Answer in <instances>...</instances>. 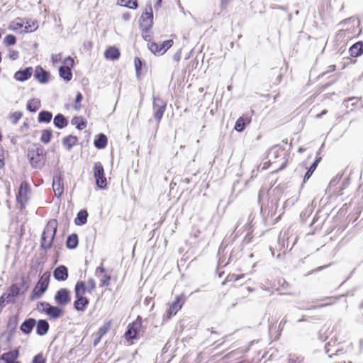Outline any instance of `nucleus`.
Returning <instances> with one entry per match:
<instances>
[{
  "instance_id": "obj_62",
  "label": "nucleus",
  "mask_w": 363,
  "mask_h": 363,
  "mask_svg": "<svg viewBox=\"0 0 363 363\" xmlns=\"http://www.w3.org/2000/svg\"><path fill=\"white\" fill-rule=\"evenodd\" d=\"M142 35H143V39H144L145 40H146V41L150 42V41L151 40V39H152V36H151V35L150 34V32H149V33H143L142 32Z\"/></svg>"
},
{
  "instance_id": "obj_18",
  "label": "nucleus",
  "mask_w": 363,
  "mask_h": 363,
  "mask_svg": "<svg viewBox=\"0 0 363 363\" xmlns=\"http://www.w3.org/2000/svg\"><path fill=\"white\" fill-rule=\"evenodd\" d=\"M320 161L321 160H314V162L311 164V166L308 168L307 167L306 163L305 162L300 164V167L307 169V171L303 176V183L306 182L310 179V177H311V175L313 174V173L317 168V167Z\"/></svg>"
},
{
  "instance_id": "obj_49",
  "label": "nucleus",
  "mask_w": 363,
  "mask_h": 363,
  "mask_svg": "<svg viewBox=\"0 0 363 363\" xmlns=\"http://www.w3.org/2000/svg\"><path fill=\"white\" fill-rule=\"evenodd\" d=\"M110 280H111V275L104 274L103 278L101 280V285L106 286H108Z\"/></svg>"
},
{
  "instance_id": "obj_21",
  "label": "nucleus",
  "mask_w": 363,
  "mask_h": 363,
  "mask_svg": "<svg viewBox=\"0 0 363 363\" xmlns=\"http://www.w3.org/2000/svg\"><path fill=\"white\" fill-rule=\"evenodd\" d=\"M36 333L40 336L46 335L49 330L50 325L47 320L40 319L36 321Z\"/></svg>"
},
{
  "instance_id": "obj_14",
  "label": "nucleus",
  "mask_w": 363,
  "mask_h": 363,
  "mask_svg": "<svg viewBox=\"0 0 363 363\" xmlns=\"http://www.w3.org/2000/svg\"><path fill=\"white\" fill-rule=\"evenodd\" d=\"M33 76L40 84H46L49 82L50 73L40 66L35 67Z\"/></svg>"
},
{
  "instance_id": "obj_15",
  "label": "nucleus",
  "mask_w": 363,
  "mask_h": 363,
  "mask_svg": "<svg viewBox=\"0 0 363 363\" xmlns=\"http://www.w3.org/2000/svg\"><path fill=\"white\" fill-rule=\"evenodd\" d=\"M68 269L65 265H60L57 267L53 271V277L57 281H66L68 278Z\"/></svg>"
},
{
  "instance_id": "obj_10",
  "label": "nucleus",
  "mask_w": 363,
  "mask_h": 363,
  "mask_svg": "<svg viewBox=\"0 0 363 363\" xmlns=\"http://www.w3.org/2000/svg\"><path fill=\"white\" fill-rule=\"evenodd\" d=\"M30 192V187L28 183L26 181L22 182L16 194V201L18 204H20L21 208H24L25 204L28 202Z\"/></svg>"
},
{
  "instance_id": "obj_16",
  "label": "nucleus",
  "mask_w": 363,
  "mask_h": 363,
  "mask_svg": "<svg viewBox=\"0 0 363 363\" xmlns=\"http://www.w3.org/2000/svg\"><path fill=\"white\" fill-rule=\"evenodd\" d=\"M33 73V69L31 67L25 68L24 69L18 70L14 74V79L16 81L25 82L28 80L32 76Z\"/></svg>"
},
{
  "instance_id": "obj_1",
  "label": "nucleus",
  "mask_w": 363,
  "mask_h": 363,
  "mask_svg": "<svg viewBox=\"0 0 363 363\" xmlns=\"http://www.w3.org/2000/svg\"><path fill=\"white\" fill-rule=\"evenodd\" d=\"M57 228V221L56 219H51L48 222L40 237V249L47 251L52 247Z\"/></svg>"
},
{
  "instance_id": "obj_19",
  "label": "nucleus",
  "mask_w": 363,
  "mask_h": 363,
  "mask_svg": "<svg viewBox=\"0 0 363 363\" xmlns=\"http://www.w3.org/2000/svg\"><path fill=\"white\" fill-rule=\"evenodd\" d=\"M18 321V315H14L9 318L7 323V329L9 330L8 339H10L12 337L13 334L16 333Z\"/></svg>"
},
{
  "instance_id": "obj_45",
  "label": "nucleus",
  "mask_w": 363,
  "mask_h": 363,
  "mask_svg": "<svg viewBox=\"0 0 363 363\" xmlns=\"http://www.w3.org/2000/svg\"><path fill=\"white\" fill-rule=\"evenodd\" d=\"M338 298H339V297H335V296L325 297L323 299H322V301L329 300V301H332L320 304L318 306H314V308H321V307L330 306V305L333 304Z\"/></svg>"
},
{
  "instance_id": "obj_40",
  "label": "nucleus",
  "mask_w": 363,
  "mask_h": 363,
  "mask_svg": "<svg viewBox=\"0 0 363 363\" xmlns=\"http://www.w3.org/2000/svg\"><path fill=\"white\" fill-rule=\"evenodd\" d=\"M121 4L125 7H128L131 9H135L138 8V1L137 0H120Z\"/></svg>"
},
{
  "instance_id": "obj_57",
  "label": "nucleus",
  "mask_w": 363,
  "mask_h": 363,
  "mask_svg": "<svg viewBox=\"0 0 363 363\" xmlns=\"http://www.w3.org/2000/svg\"><path fill=\"white\" fill-rule=\"evenodd\" d=\"M8 304L3 296H0V312L2 311L3 308Z\"/></svg>"
},
{
  "instance_id": "obj_59",
  "label": "nucleus",
  "mask_w": 363,
  "mask_h": 363,
  "mask_svg": "<svg viewBox=\"0 0 363 363\" xmlns=\"http://www.w3.org/2000/svg\"><path fill=\"white\" fill-rule=\"evenodd\" d=\"M38 28V26H35V24L33 23V26H31L30 25H26L25 26V31L26 32H32L33 30H35L36 28Z\"/></svg>"
},
{
  "instance_id": "obj_13",
  "label": "nucleus",
  "mask_w": 363,
  "mask_h": 363,
  "mask_svg": "<svg viewBox=\"0 0 363 363\" xmlns=\"http://www.w3.org/2000/svg\"><path fill=\"white\" fill-rule=\"evenodd\" d=\"M184 302V296H179L173 301L169 308L167 310V315L168 318L177 314V313L182 308V303Z\"/></svg>"
},
{
  "instance_id": "obj_39",
  "label": "nucleus",
  "mask_w": 363,
  "mask_h": 363,
  "mask_svg": "<svg viewBox=\"0 0 363 363\" xmlns=\"http://www.w3.org/2000/svg\"><path fill=\"white\" fill-rule=\"evenodd\" d=\"M52 130L45 129L42 131L40 141L45 144L48 143L52 138Z\"/></svg>"
},
{
  "instance_id": "obj_36",
  "label": "nucleus",
  "mask_w": 363,
  "mask_h": 363,
  "mask_svg": "<svg viewBox=\"0 0 363 363\" xmlns=\"http://www.w3.org/2000/svg\"><path fill=\"white\" fill-rule=\"evenodd\" d=\"M72 125H75L78 130H83L86 127V121L82 117L75 116L71 121Z\"/></svg>"
},
{
  "instance_id": "obj_44",
  "label": "nucleus",
  "mask_w": 363,
  "mask_h": 363,
  "mask_svg": "<svg viewBox=\"0 0 363 363\" xmlns=\"http://www.w3.org/2000/svg\"><path fill=\"white\" fill-rule=\"evenodd\" d=\"M23 113L21 111H16L10 115L11 122L13 124H17L18 121L22 117Z\"/></svg>"
},
{
  "instance_id": "obj_24",
  "label": "nucleus",
  "mask_w": 363,
  "mask_h": 363,
  "mask_svg": "<svg viewBox=\"0 0 363 363\" xmlns=\"http://www.w3.org/2000/svg\"><path fill=\"white\" fill-rule=\"evenodd\" d=\"M19 355V347H18L13 350L2 354L0 359L6 363L10 361H16Z\"/></svg>"
},
{
  "instance_id": "obj_63",
  "label": "nucleus",
  "mask_w": 363,
  "mask_h": 363,
  "mask_svg": "<svg viewBox=\"0 0 363 363\" xmlns=\"http://www.w3.org/2000/svg\"><path fill=\"white\" fill-rule=\"evenodd\" d=\"M272 164V163L270 162V160H268V162L264 163L263 166L261 167V170L262 171L268 169Z\"/></svg>"
},
{
  "instance_id": "obj_8",
  "label": "nucleus",
  "mask_w": 363,
  "mask_h": 363,
  "mask_svg": "<svg viewBox=\"0 0 363 363\" xmlns=\"http://www.w3.org/2000/svg\"><path fill=\"white\" fill-rule=\"evenodd\" d=\"M74 62L71 57H66L62 61V65L59 67V75L66 82H69L72 78V68L74 67Z\"/></svg>"
},
{
  "instance_id": "obj_55",
  "label": "nucleus",
  "mask_w": 363,
  "mask_h": 363,
  "mask_svg": "<svg viewBox=\"0 0 363 363\" xmlns=\"http://www.w3.org/2000/svg\"><path fill=\"white\" fill-rule=\"evenodd\" d=\"M21 286L23 288H24L25 291H27L28 289V284L26 279L23 276H22V277H21Z\"/></svg>"
},
{
  "instance_id": "obj_41",
  "label": "nucleus",
  "mask_w": 363,
  "mask_h": 363,
  "mask_svg": "<svg viewBox=\"0 0 363 363\" xmlns=\"http://www.w3.org/2000/svg\"><path fill=\"white\" fill-rule=\"evenodd\" d=\"M16 43V38L11 34L7 35L4 39V44L6 46H11Z\"/></svg>"
},
{
  "instance_id": "obj_20",
  "label": "nucleus",
  "mask_w": 363,
  "mask_h": 363,
  "mask_svg": "<svg viewBox=\"0 0 363 363\" xmlns=\"http://www.w3.org/2000/svg\"><path fill=\"white\" fill-rule=\"evenodd\" d=\"M36 320L33 318L26 319L20 326V330L24 334H30L35 326Z\"/></svg>"
},
{
  "instance_id": "obj_4",
  "label": "nucleus",
  "mask_w": 363,
  "mask_h": 363,
  "mask_svg": "<svg viewBox=\"0 0 363 363\" xmlns=\"http://www.w3.org/2000/svg\"><path fill=\"white\" fill-rule=\"evenodd\" d=\"M64 171L60 168H56L53 172L52 189L55 196L57 198L62 196L64 192Z\"/></svg>"
},
{
  "instance_id": "obj_35",
  "label": "nucleus",
  "mask_w": 363,
  "mask_h": 363,
  "mask_svg": "<svg viewBox=\"0 0 363 363\" xmlns=\"http://www.w3.org/2000/svg\"><path fill=\"white\" fill-rule=\"evenodd\" d=\"M77 138L76 136L69 135L62 140L63 145L68 150L71 149L77 142Z\"/></svg>"
},
{
  "instance_id": "obj_26",
  "label": "nucleus",
  "mask_w": 363,
  "mask_h": 363,
  "mask_svg": "<svg viewBox=\"0 0 363 363\" xmlns=\"http://www.w3.org/2000/svg\"><path fill=\"white\" fill-rule=\"evenodd\" d=\"M349 52L352 57H356L363 53V43L358 41L353 44L349 49Z\"/></svg>"
},
{
  "instance_id": "obj_60",
  "label": "nucleus",
  "mask_w": 363,
  "mask_h": 363,
  "mask_svg": "<svg viewBox=\"0 0 363 363\" xmlns=\"http://www.w3.org/2000/svg\"><path fill=\"white\" fill-rule=\"evenodd\" d=\"M287 322V320L286 318V317L283 318L279 324V329L280 330V331H281L285 325V324Z\"/></svg>"
},
{
  "instance_id": "obj_50",
  "label": "nucleus",
  "mask_w": 363,
  "mask_h": 363,
  "mask_svg": "<svg viewBox=\"0 0 363 363\" xmlns=\"http://www.w3.org/2000/svg\"><path fill=\"white\" fill-rule=\"evenodd\" d=\"M87 283L89 286V289H88L89 292H91L96 289V282L93 278H89Z\"/></svg>"
},
{
  "instance_id": "obj_17",
  "label": "nucleus",
  "mask_w": 363,
  "mask_h": 363,
  "mask_svg": "<svg viewBox=\"0 0 363 363\" xmlns=\"http://www.w3.org/2000/svg\"><path fill=\"white\" fill-rule=\"evenodd\" d=\"M278 199H271L265 208H263L262 205L261 206V212L263 213H267V216H270L272 217L277 211L278 207Z\"/></svg>"
},
{
  "instance_id": "obj_2",
  "label": "nucleus",
  "mask_w": 363,
  "mask_h": 363,
  "mask_svg": "<svg viewBox=\"0 0 363 363\" xmlns=\"http://www.w3.org/2000/svg\"><path fill=\"white\" fill-rule=\"evenodd\" d=\"M153 25V11L150 3L147 4L145 10L140 17V28L143 33L150 32Z\"/></svg>"
},
{
  "instance_id": "obj_48",
  "label": "nucleus",
  "mask_w": 363,
  "mask_h": 363,
  "mask_svg": "<svg viewBox=\"0 0 363 363\" xmlns=\"http://www.w3.org/2000/svg\"><path fill=\"white\" fill-rule=\"evenodd\" d=\"M45 362H46V359L43 357L42 354H36L32 360V363H45Z\"/></svg>"
},
{
  "instance_id": "obj_38",
  "label": "nucleus",
  "mask_w": 363,
  "mask_h": 363,
  "mask_svg": "<svg viewBox=\"0 0 363 363\" xmlns=\"http://www.w3.org/2000/svg\"><path fill=\"white\" fill-rule=\"evenodd\" d=\"M361 97H348L343 101V105L348 108H349V103L351 102V106L352 107L351 108V111H353V108L357 105L359 100H360Z\"/></svg>"
},
{
  "instance_id": "obj_6",
  "label": "nucleus",
  "mask_w": 363,
  "mask_h": 363,
  "mask_svg": "<svg viewBox=\"0 0 363 363\" xmlns=\"http://www.w3.org/2000/svg\"><path fill=\"white\" fill-rule=\"evenodd\" d=\"M38 306L42 307V312L45 313L50 319H58L64 314V310L60 306H52L45 301L39 302Z\"/></svg>"
},
{
  "instance_id": "obj_34",
  "label": "nucleus",
  "mask_w": 363,
  "mask_h": 363,
  "mask_svg": "<svg viewBox=\"0 0 363 363\" xmlns=\"http://www.w3.org/2000/svg\"><path fill=\"white\" fill-rule=\"evenodd\" d=\"M52 118V114L48 111H41L38 114V121L39 123H48Z\"/></svg>"
},
{
  "instance_id": "obj_32",
  "label": "nucleus",
  "mask_w": 363,
  "mask_h": 363,
  "mask_svg": "<svg viewBox=\"0 0 363 363\" xmlns=\"http://www.w3.org/2000/svg\"><path fill=\"white\" fill-rule=\"evenodd\" d=\"M107 141L108 139L106 135L104 133H100L94 140V145L98 149H103L106 146Z\"/></svg>"
},
{
  "instance_id": "obj_64",
  "label": "nucleus",
  "mask_w": 363,
  "mask_h": 363,
  "mask_svg": "<svg viewBox=\"0 0 363 363\" xmlns=\"http://www.w3.org/2000/svg\"><path fill=\"white\" fill-rule=\"evenodd\" d=\"M252 237L250 234H247L243 239V242L245 244L250 243L251 242Z\"/></svg>"
},
{
  "instance_id": "obj_56",
  "label": "nucleus",
  "mask_w": 363,
  "mask_h": 363,
  "mask_svg": "<svg viewBox=\"0 0 363 363\" xmlns=\"http://www.w3.org/2000/svg\"><path fill=\"white\" fill-rule=\"evenodd\" d=\"M22 27L23 25L21 23H13V24L11 25L10 28L13 30H18Z\"/></svg>"
},
{
  "instance_id": "obj_43",
  "label": "nucleus",
  "mask_w": 363,
  "mask_h": 363,
  "mask_svg": "<svg viewBox=\"0 0 363 363\" xmlns=\"http://www.w3.org/2000/svg\"><path fill=\"white\" fill-rule=\"evenodd\" d=\"M50 277V274L49 273H45L39 278V280L37 283H41L42 284H45V286L48 287Z\"/></svg>"
},
{
  "instance_id": "obj_42",
  "label": "nucleus",
  "mask_w": 363,
  "mask_h": 363,
  "mask_svg": "<svg viewBox=\"0 0 363 363\" xmlns=\"http://www.w3.org/2000/svg\"><path fill=\"white\" fill-rule=\"evenodd\" d=\"M134 65H135L136 75L138 77L140 74L143 62L139 57H135L134 59Z\"/></svg>"
},
{
  "instance_id": "obj_52",
  "label": "nucleus",
  "mask_w": 363,
  "mask_h": 363,
  "mask_svg": "<svg viewBox=\"0 0 363 363\" xmlns=\"http://www.w3.org/2000/svg\"><path fill=\"white\" fill-rule=\"evenodd\" d=\"M52 63L55 65L59 62L61 61L62 60V55L60 53H58V54H55V55H52Z\"/></svg>"
},
{
  "instance_id": "obj_53",
  "label": "nucleus",
  "mask_w": 363,
  "mask_h": 363,
  "mask_svg": "<svg viewBox=\"0 0 363 363\" xmlns=\"http://www.w3.org/2000/svg\"><path fill=\"white\" fill-rule=\"evenodd\" d=\"M342 174H337L335 178H333L330 182V185L331 186H335L340 181V178L342 177Z\"/></svg>"
},
{
  "instance_id": "obj_9",
  "label": "nucleus",
  "mask_w": 363,
  "mask_h": 363,
  "mask_svg": "<svg viewBox=\"0 0 363 363\" xmlns=\"http://www.w3.org/2000/svg\"><path fill=\"white\" fill-rule=\"evenodd\" d=\"M93 172L97 187L100 189H106L108 183L104 174V167L101 162H98L94 164Z\"/></svg>"
},
{
  "instance_id": "obj_28",
  "label": "nucleus",
  "mask_w": 363,
  "mask_h": 363,
  "mask_svg": "<svg viewBox=\"0 0 363 363\" xmlns=\"http://www.w3.org/2000/svg\"><path fill=\"white\" fill-rule=\"evenodd\" d=\"M88 212L86 209L80 210L74 218V223L77 225H83L87 222Z\"/></svg>"
},
{
  "instance_id": "obj_61",
  "label": "nucleus",
  "mask_w": 363,
  "mask_h": 363,
  "mask_svg": "<svg viewBox=\"0 0 363 363\" xmlns=\"http://www.w3.org/2000/svg\"><path fill=\"white\" fill-rule=\"evenodd\" d=\"M181 55H182V52L181 50H178L174 55H173V59L174 60H175L176 62H179L181 59Z\"/></svg>"
},
{
  "instance_id": "obj_54",
  "label": "nucleus",
  "mask_w": 363,
  "mask_h": 363,
  "mask_svg": "<svg viewBox=\"0 0 363 363\" xmlns=\"http://www.w3.org/2000/svg\"><path fill=\"white\" fill-rule=\"evenodd\" d=\"M3 297L4 298V299L6 300V301L7 302V303H12L14 302V299L13 298H11L9 294H7L6 291H5L3 294H2Z\"/></svg>"
},
{
  "instance_id": "obj_23",
  "label": "nucleus",
  "mask_w": 363,
  "mask_h": 363,
  "mask_svg": "<svg viewBox=\"0 0 363 363\" xmlns=\"http://www.w3.org/2000/svg\"><path fill=\"white\" fill-rule=\"evenodd\" d=\"M48 288V287L45 286V284H42L41 283H36L32 291L30 296L31 299L40 298L47 291Z\"/></svg>"
},
{
  "instance_id": "obj_3",
  "label": "nucleus",
  "mask_w": 363,
  "mask_h": 363,
  "mask_svg": "<svg viewBox=\"0 0 363 363\" xmlns=\"http://www.w3.org/2000/svg\"><path fill=\"white\" fill-rule=\"evenodd\" d=\"M143 332L142 318L138 315L135 321L128 325V329L125 333V337L127 340L139 339L140 333Z\"/></svg>"
},
{
  "instance_id": "obj_5",
  "label": "nucleus",
  "mask_w": 363,
  "mask_h": 363,
  "mask_svg": "<svg viewBox=\"0 0 363 363\" xmlns=\"http://www.w3.org/2000/svg\"><path fill=\"white\" fill-rule=\"evenodd\" d=\"M289 147L286 143L284 145H276L267 151V157L269 159H286L289 157Z\"/></svg>"
},
{
  "instance_id": "obj_46",
  "label": "nucleus",
  "mask_w": 363,
  "mask_h": 363,
  "mask_svg": "<svg viewBox=\"0 0 363 363\" xmlns=\"http://www.w3.org/2000/svg\"><path fill=\"white\" fill-rule=\"evenodd\" d=\"M30 163L34 169H41L44 166L43 160H30Z\"/></svg>"
},
{
  "instance_id": "obj_11",
  "label": "nucleus",
  "mask_w": 363,
  "mask_h": 363,
  "mask_svg": "<svg viewBox=\"0 0 363 363\" xmlns=\"http://www.w3.org/2000/svg\"><path fill=\"white\" fill-rule=\"evenodd\" d=\"M55 303L60 306H65L71 301L70 291L66 288L60 289L54 296Z\"/></svg>"
},
{
  "instance_id": "obj_22",
  "label": "nucleus",
  "mask_w": 363,
  "mask_h": 363,
  "mask_svg": "<svg viewBox=\"0 0 363 363\" xmlns=\"http://www.w3.org/2000/svg\"><path fill=\"white\" fill-rule=\"evenodd\" d=\"M74 301V308L77 311H84L89 303V299L86 296L75 297Z\"/></svg>"
},
{
  "instance_id": "obj_7",
  "label": "nucleus",
  "mask_w": 363,
  "mask_h": 363,
  "mask_svg": "<svg viewBox=\"0 0 363 363\" xmlns=\"http://www.w3.org/2000/svg\"><path fill=\"white\" fill-rule=\"evenodd\" d=\"M152 108L155 111L154 118L159 124L163 117L167 107V101L158 96H153Z\"/></svg>"
},
{
  "instance_id": "obj_31",
  "label": "nucleus",
  "mask_w": 363,
  "mask_h": 363,
  "mask_svg": "<svg viewBox=\"0 0 363 363\" xmlns=\"http://www.w3.org/2000/svg\"><path fill=\"white\" fill-rule=\"evenodd\" d=\"M87 290L85 282L83 281H78L74 287L75 297L84 296Z\"/></svg>"
},
{
  "instance_id": "obj_51",
  "label": "nucleus",
  "mask_w": 363,
  "mask_h": 363,
  "mask_svg": "<svg viewBox=\"0 0 363 363\" xmlns=\"http://www.w3.org/2000/svg\"><path fill=\"white\" fill-rule=\"evenodd\" d=\"M19 56V53L16 50H9V57L11 60H16L18 59Z\"/></svg>"
},
{
  "instance_id": "obj_37",
  "label": "nucleus",
  "mask_w": 363,
  "mask_h": 363,
  "mask_svg": "<svg viewBox=\"0 0 363 363\" xmlns=\"http://www.w3.org/2000/svg\"><path fill=\"white\" fill-rule=\"evenodd\" d=\"M20 287L17 285V284H12L7 289L6 292L9 294V296L13 298L14 300L15 298L19 296L20 294Z\"/></svg>"
},
{
  "instance_id": "obj_25",
  "label": "nucleus",
  "mask_w": 363,
  "mask_h": 363,
  "mask_svg": "<svg viewBox=\"0 0 363 363\" xmlns=\"http://www.w3.org/2000/svg\"><path fill=\"white\" fill-rule=\"evenodd\" d=\"M121 52L118 48L114 46L108 48L105 52L104 57L107 60H116L120 57Z\"/></svg>"
},
{
  "instance_id": "obj_29",
  "label": "nucleus",
  "mask_w": 363,
  "mask_h": 363,
  "mask_svg": "<svg viewBox=\"0 0 363 363\" xmlns=\"http://www.w3.org/2000/svg\"><path fill=\"white\" fill-rule=\"evenodd\" d=\"M53 123L55 126L59 129L64 128L68 125L67 119L61 113H58L55 116Z\"/></svg>"
},
{
  "instance_id": "obj_33",
  "label": "nucleus",
  "mask_w": 363,
  "mask_h": 363,
  "mask_svg": "<svg viewBox=\"0 0 363 363\" xmlns=\"http://www.w3.org/2000/svg\"><path fill=\"white\" fill-rule=\"evenodd\" d=\"M40 107V101L38 99H32L29 100L26 105V108L28 111L35 113Z\"/></svg>"
},
{
  "instance_id": "obj_58",
  "label": "nucleus",
  "mask_w": 363,
  "mask_h": 363,
  "mask_svg": "<svg viewBox=\"0 0 363 363\" xmlns=\"http://www.w3.org/2000/svg\"><path fill=\"white\" fill-rule=\"evenodd\" d=\"M8 304L3 296H0V312L2 311L3 308Z\"/></svg>"
},
{
  "instance_id": "obj_30",
  "label": "nucleus",
  "mask_w": 363,
  "mask_h": 363,
  "mask_svg": "<svg viewBox=\"0 0 363 363\" xmlns=\"http://www.w3.org/2000/svg\"><path fill=\"white\" fill-rule=\"evenodd\" d=\"M251 120L248 117L241 116L235 122V130L238 132L244 130L245 126L250 123Z\"/></svg>"
},
{
  "instance_id": "obj_27",
  "label": "nucleus",
  "mask_w": 363,
  "mask_h": 363,
  "mask_svg": "<svg viewBox=\"0 0 363 363\" xmlns=\"http://www.w3.org/2000/svg\"><path fill=\"white\" fill-rule=\"evenodd\" d=\"M79 244L78 235L76 233H72L67 236L66 240V247L69 250H74L77 247Z\"/></svg>"
},
{
  "instance_id": "obj_47",
  "label": "nucleus",
  "mask_w": 363,
  "mask_h": 363,
  "mask_svg": "<svg viewBox=\"0 0 363 363\" xmlns=\"http://www.w3.org/2000/svg\"><path fill=\"white\" fill-rule=\"evenodd\" d=\"M82 94L80 93V92H78L77 94V96H76V99H75V104H74V109L78 111L80 109V102L82 101Z\"/></svg>"
},
{
  "instance_id": "obj_12",
  "label": "nucleus",
  "mask_w": 363,
  "mask_h": 363,
  "mask_svg": "<svg viewBox=\"0 0 363 363\" xmlns=\"http://www.w3.org/2000/svg\"><path fill=\"white\" fill-rule=\"evenodd\" d=\"M172 45H173V40H167L164 41L160 45H158L154 42H152L148 45V48H149L150 50L155 55H162L169 48H170Z\"/></svg>"
}]
</instances>
